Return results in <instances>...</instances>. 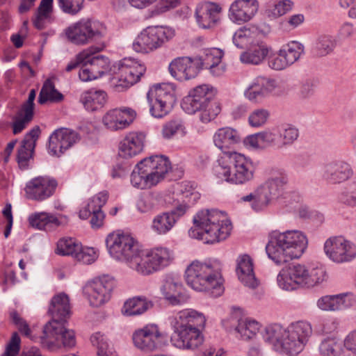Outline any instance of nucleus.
<instances>
[{
  "instance_id": "a211bd4d",
  "label": "nucleus",
  "mask_w": 356,
  "mask_h": 356,
  "mask_svg": "<svg viewBox=\"0 0 356 356\" xmlns=\"http://www.w3.org/2000/svg\"><path fill=\"white\" fill-rule=\"evenodd\" d=\"M308 268L303 264L291 263L284 267L277 277L278 286L286 291L305 287Z\"/></svg>"
},
{
  "instance_id": "69168bd1",
  "label": "nucleus",
  "mask_w": 356,
  "mask_h": 356,
  "mask_svg": "<svg viewBox=\"0 0 356 356\" xmlns=\"http://www.w3.org/2000/svg\"><path fill=\"white\" fill-rule=\"evenodd\" d=\"M10 318L12 323L17 327L21 334L26 337H29L31 334V329L26 321L22 318L18 312L13 309L10 312Z\"/></svg>"
},
{
  "instance_id": "9d476101",
  "label": "nucleus",
  "mask_w": 356,
  "mask_h": 356,
  "mask_svg": "<svg viewBox=\"0 0 356 356\" xmlns=\"http://www.w3.org/2000/svg\"><path fill=\"white\" fill-rule=\"evenodd\" d=\"M150 114L156 118L167 115L177 101L175 90L172 84H156L147 93Z\"/></svg>"
},
{
  "instance_id": "5701e85b",
  "label": "nucleus",
  "mask_w": 356,
  "mask_h": 356,
  "mask_svg": "<svg viewBox=\"0 0 356 356\" xmlns=\"http://www.w3.org/2000/svg\"><path fill=\"white\" fill-rule=\"evenodd\" d=\"M161 293L168 305L181 306L188 302L190 296L179 278L167 275L161 287Z\"/></svg>"
},
{
  "instance_id": "6e6552de",
  "label": "nucleus",
  "mask_w": 356,
  "mask_h": 356,
  "mask_svg": "<svg viewBox=\"0 0 356 356\" xmlns=\"http://www.w3.org/2000/svg\"><path fill=\"white\" fill-rule=\"evenodd\" d=\"M171 168V163L165 156L153 155L145 158L134 169L131 183L139 189L150 188L163 180Z\"/></svg>"
},
{
  "instance_id": "3c124183",
  "label": "nucleus",
  "mask_w": 356,
  "mask_h": 356,
  "mask_svg": "<svg viewBox=\"0 0 356 356\" xmlns=\"http://www.w3.org/2000/svg\"><path fill=\"white\" fill-rule=\"evenodd\" d=\"M293 3L290 0H281L268 3L266 13L269 17L277 18L291 10Z\"/></svg>"
},
{
  "instance_id": "4be33fe9",
  "label": "nucleus",
  "mask_w": 356,
  "mask_h": 356,
  "mask_svg": "<svg viewBox=\"0 0 356 356\" xmlns=\"http://www.w3.org/2000/svg\"><path fill=\"white\" fill-rule=\"evenodd\" d=\"M58 186L57 180L49 176H39L27 182L26 197L33 200L44 201L51 197Z\"/></svg>"
},
{
  "instance_id": "1a4fd4ad",
  "label": "nucleus",
  "mask_w": 356,
  "mask_h": 356,
  "mask_svg": "<svg viewBox=\"0 0 356 356\" xmlns=\"http://www.w3.org/2000/svg\"><path fill=\"white\" fill-rule=\"evenodd\" d=\"M106 34V27L104 24L90 19H82L65 29L67 39L78 45L100 40Z\"/></svg>"
},
{
  "instance_id": "bb28decb",
  "label": "nucleus",
  "mask_w": 356,
  "mask_h": 356,
  "mask_svg": "<svg viewBox=\"0 0 356 356\" xmlns=\"http://www.w3.org/2000/svg\"><path fill=\"white\" fill-rule=\"evenodd\" d=\"M201 59L191 57H179L169 65L170 74L177 80L182 81L195 78L201 70Z\"/></svg>"
},
{
  "instance_id": "f8f14e48",
  "label": "nucleus",
  "mask_w": 356,
  "mask_h": 356,
  "mask_svg": "<svg viewBox=\"0 0 356 356\" xmlns=\"http://www.w3.org/2000/svg\"><path fill=\"white\" fill-rule=\"evenodd\" d=\"M104 44L91 46L86 49L88 58L85 65L81 66L79 76L82 81H90L102 77L110 70V60L108 57L97 54L104 48Z\"/></svg>"
},
{
  "instance_id": "13d9d810",
  "label": "nucleus",
  "mask_w": 356,
  "mask_h": 356,
  "mask_svg": "<svg viewBox=\"0 0 356 356\" xmlns=\"http://www.w3.org/2000/svg\"><path fill=\"white\" fill-rule=\"evenodd\" d=\"M201 59V70L203 68L209 69L211 74L214 76H220L222 74L223 70H219V72H216L217 65H219L221 62V57L214 56V54L209 51L207 53L204 58L198 57Z\"/></svg>"
},
{
  "instance_id": "774afa93",
  "label": "nucleus",
  "mask_w": 356,
  "mask_h": 356,
  "mask_svg": "<svg viewBox=\"0 0 356 356\" xmlns=\"http://www.w3.org/2000/svg\"><path fill=\"white\" fill-rule=\"evenodd\" d=\"M242 202H250L251 207L255 211H260L265 209V206L260 202V195L259 193V187L253 193L241 197Z\"/></svg>"
},
{
  "instance_id": "49530a36",
  "label": "nucleus",
  "mask_w": 356,
  "mask_h": 356,
  "mask_svg": "<svg viewBox=\"0 0 356 356\" xmlns=\"http://www.w3.org/2000/svg\"><path fill=\"white\" fill-rule=\"evenodd\" d=\"M303 52L304 47L301 43L291 41L279 50V55L284 57L290 66L300 58Z\"/></svg>"
},
{
  "instance_id": "39448f33",
  "label": "nucleus",
  "mask_w": 356,
  "mask_h": 356,
  "mask_svg": "<svg viewBox=\"0 0 356 356\" xmlns=\"http://www.w3.org/2000/svg\"><path fill=\"white\" fill-rule=\"evenodd\" d=\"M307 244L306 235L300 231H274L269 235L266 252L269 259L277 265H282L291 259L300 258L307 249Z\"/></svg>"
},
{
  "instance_id": "0e129e2a",
  "label": "nucleus",
  "mask_w": 356,
  "mask_h": 356,
  "mask_svg": "<svg viewBox=\"0 0 356 356\" xmlns=\"http://www.w3.org/2000/svg\"><path fill=\"white\" fill-rule=\"evenodd\" d=\"M269 117V112L266 109H257L249 116L250 124L254 127H259L264 124Z\"/></svg>"
},
{
  "instance_id": "c9c22d12",
  "label": "nucleus",
  "mask_w": 356,
  "mask_h": 356,
  "mask_svg": "<svg viewBox=\"0 0 356 356\" xmlns=\"http://www.w3.org/2000/svg\"><path fill=\"white\" fill-rule=\"evenodd\" d=\"M28 220L31 227L47 232H50L57 228L61 224L56 215L47 212L32 213L29 216Z\"/></svg>"
},
{
  "instance_id": "412c9836",
  "label": "nucleus",
  "mask_w": 356,
  "mask_h": 356,
  "mask_svg": "<svg viewBox=\"0 0 356 356\" xmlns=\"http://www.w3.org/2000/svg\"><path fill=\"white\" fill-rule=\"evenodd\" d=\"M115 72L120 85L129 87L136 83L146 71L144 63L132 58H124L117 64Z\"/></svg>"
},
{
  "instance_id": "f03ea898",
  "label": "nucleus",
  "mask_w": 356,
  "mask_h": 356,
  "mask_svg": "<svg viewBox=\"0 0 356 356\" xmlns=\"http://www.w3.org/2000/svg\"><path fill=\"white\" fill-rule=\"evenodd\" d=\"M214 145L222 151L213 168L215 176L227 183L243 185L254 178V168L250 159L230 151L242 141L239 131L230 127L218 129L213 136Z\"/></svg>"
},
{
  "instance_id": "de8ad7c7",
  "label": "nucleus",
  "mask_w": 356,
  "mask_h": 356,
  "mask_svg": "<svg viewBox=\"0 0 356 356\" xmlns=\"http://www.w3.org/2000/svg\"><path fill=\"white\" fill-rule=\"evenodd\" d=\"M335 46L336 41L332 36L321 35L312 48V54L316 56H325L330 54Z\"/></svg>"
},
{
  "instance_id": "a878e982",
  "label": "nucleus",
  "mask_w": 356,
  "mask_h": 356,
  "mask_svg": "<svg viewBox=\"0 0 356 356\" xmlns=\"http://www.w3.org/2000/svg\"><path fill=\"white\" fill-rule=\"evenodd\" d=\"M136 117V113L134 109L123 106L106 112L102 118V122L107 129L116 131L128 128Z\"/></svg>"
},
{
  "instance_id": "58836bf2",
  "label": "nucleus",
  "mask_w": 356,
  "mask_h": 356,
  "mask_svg": "<svg viewBox=\"0 0 356 356\" xmlns=\"http://www.w3.org/2000/svg\"><path fill=\"white\" fill-rule=\"evenodd\" d=\"M347 294L341 293L333 296H325L317 301V306L324 311H336L347 308L349 303L346 302Z\"/></svg>"
},
{
  "instance_id": "0eeeda50",
  "label": "nucleus",
  "mask_w": 356,
  "mask_h": 356,
  "mask_svg": "<svg viewBox=\"0 0 356 356\" xmlns=\"http://www.w3.org/2000/svg\"><path fill=\"white\" fill-rule=\"evenodd\" d=\"M216 92V89L211 85L197 86L183 98L181 106L188 114L200 112V120L204 124L209 123L221 111L219 104L213 102Z\"/></svg>"
},
{
  "instance_id": "ea45409f",
  "label": "nucleus",
  "mask_w": 356,
  "mask_h": 356,
  "mask_svg": "<svg viewBox=\"0 0 356 356\" xmlns=\"http://www.w3.org/2000/svg\"><path fill=\"white\" fill-rule=\"evenodd\" d=\"M286 332V329L280 324L275 323L266 327L263 333V338L266 343L272 346L275 351L278 352L280 349L278 346H281Z\"/></svg>"
},
{
  "instance_id": "052dcab7",
  "label": "nucleus",
  "mask_w": 356,
  "mask_h": 356,
  "mask_svg": "<svg viewBox=\"0 0 356 356\" xmlns=\"http://www.w3.org/2000/svg\"><path fill=\"white\" fill-rule=\"evenodd\" d=\"M184 129V122L180 118H175L166 122L162 129V136L165 139H170L177 132Z\"/></svg>"
},
{
  "instance_id": "864d4df0",
  "label": "nucleus",
  "mask_w": 356,
  "mask_h": 356,
  "mask_svg": "<svg viewBox=\"0 0 356 356\" xmlns=\"http://www.w3.org/2000/svg\"><path fill=\"white\" fill-rule=\"evenodd\" d=\"M277 129L281 136L282 148L293 144L298 138V129L292 125H282L278 127Z\"/></svg>"
},
{
  "instance_id": "a19ab883",
  "label": "nucleus",
  "mask_w": 356,
  "mask_h": 356,
  "mask_svg": "<svg viewBox=\"0 0 356 356\" xmlns=\"http://www.w3.org/2000/svg\"><path fill=\"white\" fill-rule=\"evenodd\" d=\"M278 347L280 348L278 353L289 356H296L303 350L305 345L286 329L282 344Z\"/></svg>"
},
{
  "instance_id": "4c0bfd02",
  "label": "nucleus",
  "mask_w": 356,
  "mask_h": 356,
  "mask_svg": "<svg viewBox=\"0 0 356 356\" xmlns=\"http://www.w3.org/2000/svg\"><path fill=\"white\" fill-rule=\"evenodd\" d=\"M153 307L145 297L136 296L127 300L122 307V314L127 316L140 315Z\"/></svg>"
},
{
  "instance_id": "c756f323",
  "label": "nucleus",
  "mask_w": 356,
  "mask_h": 356,
  "mask_svg": "<svg viewBox=\"0 0 356 356\" xmlns=\"http://www.w3.org/2000/svg\"><path fill=\"white\" fill-rule=\"evenodd\" d=\"M257 0H236L229 9V17L234 23L241 24L250 21L257 13Z\"/></svg>"
},
{
  "instance_id": "338daca9",
  "label": "nucleus",
  "mask_w": 356,
  "mask_h": 356,
  "mask_svg": "<svg viewBox=\"0 0 356 356\" xmlns=\"http://www.w3.org/2000/svg\"><path fill=\"white\" fill-rule=\"evenodd\" d=\"M136 207L140 213L151 211L154 207L153 196L149 193L141 195L137 201Z\"/></svg>"
},
{
  "instance_id": "dca6fc26",
  "label": "nucleus",
  "mask_w": 356,
  "mask_h": 356,
  "mask_svg": "<svg viewBox=\"0 0 356 356\" xmlns=\"http://www.w3.org/2000/svg\"><path fill=\"white\" fill-rule=\"evenodd\" d=\"M67 323H54V325H45L43 336L41 337L42 343L48 348L63 346L65 348H72L75 346L76 339L73 330L66 328Z\"/></svg>"
},
{
  "instance_id": "f257e3e1",
  "label": "nucleus",
  "mask_w": 356,
  "mask_h": 356,
  "mask_svg": "<svg viewBox=\"0 0 356 356\" xmlns=\"http://www.w3.org/2000/svg\"><path fill=\"white\" fill-rule=\"evenodd\" d=\"M106 245L111 257L124 261L143 275H149L168 266L173 261V252L167 248H155L144 252L129 234L121 231L110 233Z\"/></svg>"
},
{
  "instance_id": "393cba45",
  "label": "nucleus",
  "mask_w": 356,
  "mask_h": 356,
  "mask_svg": "<svg viewBox=\"0 0 356 356\" xmlns=\"http://www.w3.org/2000/svg\"><path fill=\"white\" fill-rule=\"evenodd\" d=\"M80 140L75 131L61 127L56 129L49 138V150L51 154L60 156Z\"/></svg>"
},
{
  "instance_id": "603ef678",
  "label": "nucleus",
  "mask_w": 356,
  "mask_h": 356,
  "mask_svg": "<svg viewBox=\"0 0 356 356\" xmlns=\"http://www.w3.org/2000/svg\"><path fill=\"white\" fill-rule=\"evenodd\" d=\"M344 350L341 343L334 338L325 339L319 346V351L323 356H341Z\"/></svg>"
},
{
  "instance_id": "ddd939ff",
  "label": "nucleus",
  "mask_w": 356,
  "mask_h": 356,
  "mask_svg": "<svg viewBox=\"0 0 356 356\" xmlns=\"http://www.w3.org/2000/svg\"><path fill=\"white\" fill-rule=\"evenodd\" d=\"M288 181V176L284 172L278 170L271 173V175L258 186L261 204L266 208L274 201L284 197Z\"/></svg>"
},
{
  "instance_id": "6e6d98bb",
  "label": "nucleus",
  "mask_w": 356,
  "mask_h": 356,
  "mask_svg": "<svg viewBox=\"0 0 356 356\" xmlns=\"http://www.w3.org/2000/svg\"><path fill=\"white\" fill-rule=\"evenodd\" d=\"M263 147H272L282 148L281 136L277 127L271 131L260 132Z\"/></svg>"
},
{
  "instance_id": "5fc2aeb1",
  "label": "nucleus",
  "mask_w": 356,
  "mask_h": 356,
  "mask_svg": "<svg viewBox=\"0 0 356 356\" xmlns=\"http://www.w3.org/2000/svg\"><path fill=\"white\" fill-rule=\"evenodd\" d=\"M340 203L350 207H356V181L349 183L338 197Z\"/></svg>"
},
{
  "instance_id": "4468645a",
  "label": "nucleus",
  "mask_w": 356,
  "mask_h": 356,
  "mask_svg": "<svg viewBox=\"0 0 356 356\" xmlns=\"http://www.w3.org/2000/svg\"><path fill=\"white\" fill-rule=\"evenodd\" d=\"M115 285L113 277L104 275L88 282L83 288V293L92 307H98L110 300Z\"/></svg>"
},
{
  "instance_id": "f3484780",
  "label": "nucleus",
  "mask_w": 356,
  "mask_h": 356,
  "mask_svg": "<svg viewBox=\"0 0 356 356\" xmlns=\"http://www.w3.org/2000/svg\"><path fill=\"white\" fill-rule=\"evenodd\" d=\"M55 252L61 256H71L84 264H90L97 258L93 248H83L81 243L73 238L60 239Z\"/></svg>"
},
{
  "instance_id": "e2e57ef3",
  "label": "nucleus",
  "mask_w": 356,
  "mask_h": 356,
  "mask_svg": "<svg viewBox=\"0 0 356 356\" xmlns=\"http://www.w3.org/2000/svg\"><path fill=\"white\" fill-rule=\"evenodd\" d=\"M337 329V322L332 318L317 319V324L315 325V330L319 334H331Z\"/></svg>"
},
{
  "instance_id": "c03bdc74",
  "label": "nucleus",
  "mask_w": 356,
  "mask_h": 356,
  "mask_svg": "<svg viewBox=\"0 0 356 356\" xmlns=\"http://www.w3.org/2000/svg\"><path fill=\"white\" fill-rule=\"evenodd\" d=\"M258 31L254 27L248 28L243 26L237 30L233 35V42L239 49H243L254 44V39Z\"/></svg>"
},
{
  "instance_id": "aec40b11",
  "label": "nucleus",
  "mask_w": 356,
  "mask_h": 356,
  "mask_svg": "<svg viewBox=\"0 0 356 356\" xmlns=\"http://www.w3.org/2000/svg\"><path fill=\"white\" fill-rule=\"evenodd\" d=\"M222 8L217 3L204 1L197 4L194 17L197 26L202 29H211L220 24Z\"/></svg>"
},
{
  "instance_id": "423d86ee",
  "label": "nucleus",
  "mask_w": 356,
  "mask_h": 356,
  "mask_svg": "<svg viewBox=\"0 0 356 356\" xmlns=\"http://www.w3.org/2000/svg\"><path fill=\"white\" fill-rule=\"evenodd\" d=\"M193 227L188 230L190 237L215 243L225 240L230 234L231 221L225 219L215 209L201 210L193 218Z\"/></svg>"
},
{
  "instance_id": "9b49d317",
  "label": "nucleus",
  "mask_w": 356,
  "mask_h": 356,
  "mask_svg": "<svg viewBox=\"0 0 356 356\" xmlns=\"http://www.w3.org/2000/svg\"><path fill=\"white\" fill-rule=\"evenodd\" d=\"M175 34V30L168 26H147L134 40L133 49L138 53L152 51L171 40Z\"/></svg>"
},
{
  "instance_id": "bf43d9fd",
  "label": "nucleus",
  "mask_w": 356,
  "mask_h": 356,
  "mask_svg": "<svg viewBox=\"0 0 356 356\" xmlns=\"http://www.w3.org/2000/svg\"><path fill=\"white\" fill-rule=\"evenodd\" d=\"M307 273L305 287H313L315 285L322 282L326 277V271L321 266L314 267L311 269L308 268Z\"/></svg>"
},
{
  "instance_id": "37998d69",
  "label": "nucleus",
  "mask_w": 356,
  "mask_h": 356,
  "mask_svg": "<svg viewBox=\"0 0 356 356\" xmlns=\"http://www.w3.org/2000/svg\"><path fill=\"white\" fill-rule=\"evenodd\" d=\"M174 220L167 211L155 216L152 221L151 229L158 235H165L175 226Z\"/></svg>"
},
{
  "instance_id": "cd10ccee",
  "label": "nucleus",
  "mask_w": 356,
  "mask_h": 356,
  "mask_svg": "<svg viewBox=\"0 0 356 356\" xmlns=\"http://www.w3.org/2000/svg\"><path fill=\"white\" fill-rule=\"evenodd\" d=\"M161 333L158 326L154 324L147 325L136 330L132 339L134 346L144 351H152L160 346Z\"/></svg>"
},
{
  "instance_id": "72a5a7b5",
  "label": "nucleus",
  "mask_w": 356,
  "mask_h": 356,
  "mask_svg": "<svg viewBox=\"0 0 356 356\" xmlns=\"http://www.w3.org/2000/svg\"><path fill=\"white\" fill-rule=\"evenodd\" d=\"M275 87V80L259 76L255 79L245 95L250 100L256 101L268 95Z\"/></svg>"
},
{
  "instance_id": "b1692460",
  "label": "nucleus",
  "mask_w": 356,
  "mask_h": 356,
  "mask_svg": "<svg viewBox=\"0 0 356 356\" xmlns=\"http://www.w3.org/2000/svg\"><path fill=\"white\" fill-rule=\"evenodd\" d=\"M108 199V193L104 191L98 193L89 199L87 204L79 211V218L83 220L91 216L90 224L93 228H99L102 226L105 215L102 208L106 204Z\"/></svg>"
},
{
  "instance_id": "2eb2a0df",
  "label": "nucleus",
  "mask_w": 356,
  "mask_h": 356,
  "mask_svg": "<svg viewBox=\"0 0 356 356\" xmlns=\"http://www.w3.org/2000/svg\"><path fill=\"white\" fill-rule=\"evenodd\" d=\"M324 252L334 263L350 262L356 257V245L343 236H332L325 241Z\"/></svg>"
},
{
  "instance_id": "7ed1b4c3",
  "label": "nucleus",
  "mask_w": 356,
  "mask_h": 356,
  "mask_svg": "<svg viewBox=\"0 0 356 356\" xmlns=\"http://www.w3.org/2000/svg\"><path fill=\"white\" fill-rule=\"evenodd\" d=\"M168 321L173 330L170 337L172 345L181 350H195L202 345L206 318L200 312L185 309L170 316Z\"/></svg>"
},
{
  "instance_id": "2f4dec72",
  "label": "nucleus",
  "mask_w": 356,
  "mask_h": 356,
  "mask_svg": "<svg viewBox=\"0 0 356 356\" xmlns=\"http://www.w3.org/2000/svg\"><path fill=\"white\" fill-rule=\"evenodd\" d=\"M145 138V134L141 131L128 133L120 143L119 155L131 158L140 154L143 149Z\"/></svg>"
},
{
  "instance_id": "79ce46f5",
  "label": "nucleus",
  "mask_w": 356,
  "mask_h": 356,
  "mask_svg": "<svg viewBox=\"0 0 356 356\" xmlns=\"http://www.w3.org/2000/svg\"><path fill=\"white\" fill-rule=\"evenodd\" d=\"M185 197L188 198V200H183L181 203H179L172 209L167 211L170 217L172 218L175 224L187 213L190 208L189 204H195L200 198V194L197 191H192L186 193Z\"/></svg>"
},
{
  "instance_id": "09e8293b",
  "label": "nucleus",
  "mask_w": 356,
  "mask_h": 356,
  "mask_svg": "<svg viewBox=\"0 0 356 356\" xmlns=\"http://www.w3.org/2000/svg\"><path fill=\"white\" fill-rule=\"evenodd\" d=\"M259 330V324L254 320H245L238 322L236 331L243 340L252 339Z\"/></svg>"
},
{
  "instance_id": "8fccbe9b",
  "label": "nucleus",
  "mask_w": 356,
  "mask_h": 356,
  "mask_svg": "<svg viewBox=\"0 0 356 356\" xmlns=\"http://www.w3.org/2000/svg\"><path fill=\"white\" fill-rule=\"evenodd\" d=\"M90 341L92 344L97 347L98 356H118L113 348L109 346L106 337L100 332L93 334Z\"/></svg>"
},
{
  "instance_id": "7c9ffc66",
  "label": "nucleus",
  "mask_w": 356,
  "mask_h": 356,
  "mask_svg": "<svg viewBox=\"0 0 356 356\" xmlns=\"http://www.w3.org/2000/svg\"><path fill=\"white\" fill-rule=\"evenodd\" d=\"M48 313L52 320L46 325H54V323H67L70 316V305L69 297L64 293L54 296L49 304Z\"/></svg>"
},
{
  "instance_id": "6ab92c4d",
  "label": "nucleus",
  "mask_w": 356,
  "mask_h": 356,
  "mask_svg": "<svg viewBox=\"0 0 356 356\" xmlns=\"http://www.w3.org/2000/svg\"><path fill=\"white\" fill-rule=\"evenodd\" d=\"M322 180L328 185H337L348 181L353 175L351 165L343 160L324 163L321 168Z\"/></svg>"
},
{
  "instance_id": "680f3d73",
  "label": "nucleus",
  "mask_w": 356,
  "mask_h": 356,
  "mask_svg": "<svg viewBox=\"0 0 356 356\" xmlns=\"http://www.w3.org/2000/svg\"><path fill=\"white\" fill-rule=\"evenodd\" d=\"M61 10L67 14L74 15L83 7L84 0H57Z\"/></svg>"
},
{
  "instance_id": "f704fd0d",
  "label": "nucleus",
  "mask_w": 356,
  "mask_h": 356,
  "mask_svg": "<svg viewBox=\"0 0 356 356\" xmlns=\"http://www.w3.org/2000/svg\"><path fill=\"white\" fill-rule=\"evenodd\" d=\"M107 99V94L102 90L91 88L81 95L80 102L88 111L93 112L102 108Z\"/></svg>"
},
{
  "instance_id": "c85d7f7f",
  "label": "nucleus",
  "mask_w": 356,
  "mask_h": 356,
  "mask_svg": "<svg viewBox=\"0 0 356 356\" xmlns=\"http://www.w3.org/2000/svg\"><path fill=\"white\" fill-rule=\"evenodd\" d=\"M41 130L39 126L33 127L24 136L17 150V161L19 168L22 170L29 168V163L33 159L36 141Z\"/></svg>"
},
{
  "instance_id": "e433bc0d",
  "label": "nucleus",
  "mask_w": 356,
  "mask_h": 356,
  "mask_svg": "<svg viewBox=\"0 0 356 356\" xmlns=\"http://www.w3.org/2000/svg\"><path fill=\"white\" fill-rule=\"evenodd\" d=\"M269 50L265 42H257L241 54L240 60L245 64L259 65L266 58Z\"/></svg>"
},
{
  "instance_id": "20e7f679",
  "label": "nucleus",
  "mask_w": 356,
  "mask_h": 356,
  "mask_svg": "<svg viewBox=\"0 0 356 356\" xmlns=\"http://www.w3.org/2000/svg\"><path fill=\"white\" fill-rule=\"evenodd\" d=\"M222 266L217 260L193 261L185 270L186 284L197 291H205L217 298L224 292Z\"/></svg>"
},
{
  "instance_id": "4d7b16f0",
  "label": "nucleus",
  "mask_w": 356,
  "mask_h": 356,
  "mask_svg": "<svg viewBox=\"0 0 356 356\" xmlns=\"http://www.w3.org/2000/svg\"><path fill=\"white\" fill-rule=\"evenodd\" d=\"M34 115L19 109L12 124L15 135L21 133L33 119Z\"/></svg>"
},
{
  "instance_id": "a18cd8bd",
  "label": "nucleus",
  "mask_w": 356,
  "mask_h": 356,
  "mask_svg": "<svg viewBox=\"0 0 356 356\" xmlns=\"http://www.w3.org/2000/svg\"><path fill=\"white\" fill-rule=\"evenodd\" d=\"M286 329L305 346L308 342L313 332L311 323L307 321H298L291 323Z\"/></svg>"
},
{
  "instance_id": "473e14b6",
  "label": "nucleus",
  "mask_w": 356,
  "mask_h": 356,
  "mask_svg": "<svg viewBox=\"0 0 356 356\" xmlns=\"http://www.w3.org/2000/svg\"><path fill=\"white\" fill-rule=\"evenodd\" d=\"M236 271L238 280L245 286L252 289L258 286L253 270V263L250 256L244 254L238 259Z\"/></svg>"
}]
</instances>
